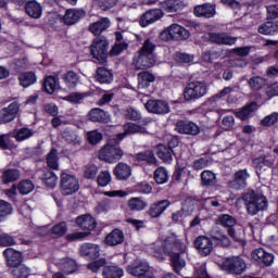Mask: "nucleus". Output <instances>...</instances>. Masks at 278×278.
I'll return each instance as SVG.
<instances>
[{
    "instance_id": "obj_42",
    "label": "nucleus",
    "mask_w": 278,
    "mask_h": 278,
    "mask_svg": "<svg viewBox=\"0 0 278 278\" xmlns=\"http://www.w3.org/2000/svg\"><path fill=\"white\" fill-rule=\"evenodd\" d=\"M47 165L52 170H60V157H58V150L52 149L47 156Z\"/></svg>"
},
{
    "instance_id": "obj_37",
    "label": "nucleus",
    "mask_w": 278,
    "mask_h": 278,
    "mask_svg": "<svg viewBox=\"0 0 278 278\" xmlns=\"http://www.w3.org/2000/svg\"><path fill=\"white\" fill-rule=\"evenodd\" d=\"M278 31V23L277 22H266L258 26V33L264 36H273Z\"/></svg>"
},
{
    "instance_id": "obj_28",
    "label": "nucleus",
    "mask_w": 278,
    "mask_h": 278,
    "mask_svg": "<svg viewBox=\"0 0 278 278\" xmlns=\"http://www.w3.org/2000/svg\"><path fill=\"white\" fill-rule=\"evenodd\" d=\"M195 16H204V18H212L216 15V7L214 4L198 5L193 10Z\"/></svg>"
},
{
    "instance_id": "obj_57",
    "label": "nucleus",
    "mask_w": 278,
    "mask_h": 278,
    "mask_svg": "<svg viewBox=\"0 0 278 278\" xmlns=\"http://www.w3.org/2000/svg\"><path fill=\"white\" fill-rule=\"evenodd\" d=\"M68 231V228L66 227V223L62 222L60 224H56L52 227L51 233L53 238H61V236H64Z\"/></svg>"
},
{
    "instance_id": "obj_10",
    "label": "nucleus",
    "mask_w": 278,
    "mask_h": 278,
    "mask_svg": "<svg viewBox=\"0 0 278 278\" xmlns=\"http://www.w3.org/2000/svg\"><path fill=\"white\" fill-rule=\"evenodd\" d=\"M176 131L182 136H199L201 127L192 121L180 119L176 123Z\"/></svg>"
},
{
    "instance_id": "obj_56",
    "label": "nucleus",
    "mask_w": 278,
    "mask_h": 278,
    "mask_svg": "<svg viewBox=\"0 0 278 278\" xmlns=\"http://www.w3.org/2000/svg\"><path fill=\"white\" fill-rule=\"evenodd\" d=\"M154 179L156 184H166V181H168V172L166 170V168L159 167L157 169H155Z\"/></svg>"
},
{
    "instance_id": "obj_4",
    "label": "nucleus",
    "mask_w": 278,
    "mask_h": 278,
    "mask_svg": "<svg viewBox=\"0 0 278 278\" xmlns=\"http://www.w3.org/2000/svg\"><path fill=\"white\" fill-rule=\"evenodd\" d=\"M125 152L118 144L106 143L100 149L98 157L101 162H106L108 164H116L119 160H123Z\"/></svg>"
},
{
    "instance_id": "obj_49",
    "label": "nucleus",
    "mask_w": 278,
    "mask_h": 278,
    "mask_svg": "<svg viewBox=\"0 0 278 278\" xmlns=\"http://www.w3.org/2000/svg\"><path fill=\"white\" fill-rule=\"evenodd\" d=\"M137 162H147V164H155V155L152 151H144L135 155Z\"/></svg>"
},
{
    "instance_id": "obj_3",
    "label": "nucleus",
    "mask_w": 278,
    "mask_h": 278,
    "mask_svg": "<svg viewBox=\"0 0 278 278\" xmlns=\"http://www.w3.org/2000/svg\"><path fill=\"white\" fill-rule=\"evenodd\" d=\"M110 42L105 37H97L93 39L90 46V54L94 62L99 64H105L108 62Z\"/></svg>"
},
{
    "instance_id": "obj_44",
    "label": "nucleus",
    "mask_w": 278,
    "mask_h": 278,
    "mask_svg": "<svg viewBox=\"0 0 278 278\" xmlns=\"http://www.w3.org/2000/svg\"><path fill=\"white\" fill-rule=\"evenodd\" d=\"M34 188V181L30 179H23L17 184V192H20L23 197H25V194H29V192H33Z\"/></svg>"
},
{
    "instance_id": "obj_5",
    "label": "nucleus",
    "mask_w": 278,
    "mask_h": 278,
    "mask_svg": "<svg viewBox=\"0 0 278 278\" xmlns=\"http://www.w3.org/2000/svg\"><path fill=\"white\" fill-rule=\"evenodd\" d=\"M207 94V84L201 80L188 83L184 90L185 101H197Z\"/></svg>"
},
{
    "instance_id": "obj_35",
    "label": "nucleus",
    "mask_w": 278,
    "mask_h": 278,
    "mask_svg": "<svg viewBox=\"0 0 278 278\" xmlns=\"http://www.w3.org/2000/svg\"><path fill=\"white\" fill-rule=\"evenodd\" d=\"M184 8H186V3L181 0H165L163 3L165 12H180Z\"/></svg>"
},
{
    "instance_id": "obj_40",
    "label": "nucleus",
    "mask_w": 278,
    "mask_h": 278,
    "mask_svg": "<svg viewBox=\"0 0 278 278\" xmlns=\"http://www.w3.org/2000/svg\"><path fill=\"white\" fill-rule=\"evenodd\" d=\"M103 278H121L123 277V268L118 266H106L102 271Z\"/></svg>"
},
{
    "instance_id": "obj_36",
    "label": "nucleus",
    "mask_w": 278,
    "mask_h": 278,
    "mask_svg": "<svg viewBox=\"0 0 278 278\" xmlns=\"http://www.w3.org/2000/svg\"><path fill=\"white\" fill-rule=\"evenodd\" d=\"M128 207L131 212H142L149 207V204L142 198H131L128 201Z\"/></svg>"
},
{
    "instance_id": "obj_55",
    "label": "nucleus",
    "mask_w": 278,
    "mask_h": 278,
    "mask_svg": "<svg viewBox=\"0 0 278 278\" xmlns=\"http://www.w3.org/2000/svg\"><path fill=\"white\" fill-rule=\"evenodd\" d=\"M98 186H101V188H105V186H110L112 182V174L108 170H102L97 178Z\"/></svg>"
},
{
    "instance_id": "obj_1",
    "label": "nucleus",
    "mask_w": 278,
    "mask_h": 278,
    "mask_svg": "<svg viewBox=\"0 0 278 278\" xmlns=\"http://www.w3.org/2000/svg\"><path fill=\"white\" fill-rule=\"evenodd\" d=\"M148 251L157 260H164V255H168L175 273H179L186 266V261L180 255L186 251V245L175 235L165 238L163 243L162 241L151 243Z\"/></svg>"
},
{
    "instance_id": "obj_7",
    "label": "nucleus",
    "mask_w": 278,
    "mask_h": 278,
    "mask_svg": "<svg viewBox=\"0 0 278 278\" xmlns=\"http://www.w3.org/2000/svg\"><path fill=\"white\" fill-rule=\"evenodd\" d=\"M160 38L165 42H168V40H188L190 33L181 25L172 24L160 34Z\"/></svg>"
},
{
    "instance_id": "obj_31",
    "label": "nucleus",
    "mask_w": 278,
    "mask_h": 278,
    "mask_svg": "<svg viewBox=\"0 0 278 278\" xmlns=\"http://www.w3.org/2000/svg\"><path fill=\"white\" fill-rule=\"evenodd\" d=\"M138 88L139 90H144V88H149L153 81H155V75L150 72H140L138 74Z\"/></svg>"
},
{
    "instance_id": "obj_6",
    "label": "nucleus",
    "mask_w": 278,
    "mask_h": 278,
    "mask_svg": "<svg viewBox=\"0 0 278 278\" xmlns=\"http://www.w3.org/2000/svg\"><path fill=\"white\" fill-rule=\"evenodd\" d=\"M222 270L228 275H242L247 271V261L240 255L227 257L222 264Z\"/></svg>"
},
{
    "instance_id": "obj_43",
    "label": "nucleus",
    "mask_w": 278,
    "mask_h": 278,
    "mask_svg": "<svg viewBox=\"0 0 278 278\" xmlns=\"http://www.w3.org/2000/svg\"><path fill=\"white\" fill-rule=\"evenodd\" d=\"M21 177L18 169H7L2 173V182L3 184H14Z\"/></svg>"
},
{
    "instance_id": "obj_18",
    "label": "nucleus",
    "mask_w": 278,
    "mask_h": 278,
    "mask_svg": "<svg viewBox=\"0 0 278 278\" xmlns=\"http://www.w3.org/2000/svg\"><path fill=\"white\" fill-rule=\"evenodd\" d=\"M76 225L83 231L90 233V231L97 228V220L90 214H85L76 218Z\"/></svg>"
},
{
    "instance_id": "obj_61",
    "label": "nucleus",
    "mask_w": 278,
    "mask_h": 278,
    "mask_svg": "<svg viewBox=\"0 0 278 278\" xmlns=\"http://www.w3.org/2000/svg\"><path fill=\"white\" fill-rule=\"evenodd\" d=\"M124 116L128 121H140V118H142V114L134 108L126 109Z\"/></svg>"
},
{
    "instance_id": "obj_41",
    "label": "nucleus",
    "mask_w": 278,
    "mask_h": 278,
    "mask_svg": "<svg viewBox=\"0 0 278 278\" xmlns=\"http://www.w3.org/2000/svg\"><path fill=\"white\" fill-rule=\"evenodd\" d=\"M213 240L217 243L218 247H223L224 249H227V247H231V240L225 232L218 230L212 236Z\"/></svg>"
},
{
    "instance_id": "obj_9",
    "label": "nucleus",
    "mask_w": 278,
    "mask_h": 278,
    "mask_svg": "<svg viewBox=\"0 0 278 278\" xmlns=\"http://www.w3.org/2000/svg\"><path fill=\"white\" fill-rule=\"evenodd\" d=\"M157 63L155 55L143 54L138 52V55L134 56L132 64L137 71H147V68H153Z\"/></svg>"
},
{
    "instance_id": "obj_48",
    "label": "nucleus",
    "mask_w": 278,
    "mask_h": 278,
    "mask_svg": "<svg viewBox=\"0 0 278 278\" xmlns=\"http://www.w3.org/2000/svg\"><path fill=\"white\" fill-rule=\"evenodd\" d=\"M202 186H216V174L211 170H204L201 173Z\"/></svg>"
},
{
    "instance_id": "obj_38",
    "label": "nucleus",
    "mask_w": 278,
    "mask_h": 278,
    "mask_svg": "<svg viewBox=\"0 0 278 278\" xmlns=\"http://www.w3.org/2000/svg\"><path fill=\"white\" fill-rule=\"evenodd\" d=\"M156 155L163 162H173V148L160 144L157 146Z\"/></svg>"
},
{
    "instance_id": "obj_53",
    "label": "nucleus",
    "mask_w": 278,
    "mask_h": 278,
    "mask_svg": "<svg viewBox=\"0 0 278 278\" xmlns=\"http://www.w3.org/2000/svg\"><path fill=\"white\" fill-rule=\"evenodd\" d=\"M67 88H75L79 84V76L75 72H67L63 77Z\"/></svg>"
},
{
    "instance_id": "obj_23",
    "label": "nucleus",
    "mask_w": 278,
    "mask_h": 278,
    "mask_svg": "<svg viewBox=\"0 0 278 278\" xmlns=\"http://www.w3.org/2000/svg\"><path fill=\"white\" fill-rule=\"evenodd\" d=\"M18 114V106L16 104H10L8 108L0 110V123H12Z\"/></svg>"
},
{
    "instance_id": "obj_15",
    "label": "nucleus",
    "mask_w": 278,
    "mask_h": 278,
    "mask_svg": "<svg viewBox=\"0 0 278 278\" xmlns=\"http://www.w3.org/2000/svg\"><path fill=\"white\" fill-rule=\"evenodd\" d=\"M162 16H164V12L162 10L152 9L141 15L139 24L141 27H149L152 23L160 21Z\"/></svg>"
},
{
    "instance_id": "obj_54",
    "label": "nucleus",
    "mask_w": 278,
    "mask_h": 278,
    "mask_svg": "<svg viewBox=\"0 0 278 278\" xmlns=\"http://www.w3.org/2000/svg\"><path fill=\"white\" fill-rule=\"evenodd\" d=\"M16 245V238L7 232L0 233V247H14Z\"/></svg>"
},
{
    "instance_id": "obj_11",
    "label": "nucleus",
    "mask_w": 278,
    "mask_h": 278,
    "mask_svg": "<svg viewBox=\"0 0 278 278\" xmlns=\"http://www.w3.org/2000/svg\"><path fill=\"white\" fill-rule=\"evenodd\" d=\"M251 257L254 262H257L260 266H273L275 262V255L264 248H257L251 252Z\"/></svg>"
},
{
    "instance_id": "obj_27",
    "label": "nucleus",
    "mask_w": 278,
    "mask_h": 278,
    "mask_svg": "<svg viewBox=\"0 0 278 278\" xmlns=\"http://www.w3.org/2000/svg\"><path fill=\"white\" fill-rule=\"evenodd\" d=\"M88 117L91 123H110L111 121L110 114L99 108L91 109L88 113Z\"/></svg>"
},
{
    "instance_id": "obj_39",
    "label": "nucleus",
    "mask_w": 278,
    "mask_h": 278,
    "mask_svg": "<svg viewBox=\"0 0 278 278\" xmlns=\"http://www.w3.org/2000/svg\"><path fill=\"white\" fill-rule=\"evenodd\" d=\"M11 275L13 278H29L31 277V269L24 264L17 265L16 267H13Z\"/></svg>"
},
{
    "instance_id": "obj_20",
    "label": "nucleus",
    "mask_w": 278,
    "mask_h": 278,
    "mask_svg": "<svg viewBox=\"0 0 278 278\" xmlns=\"http://www.w3.org/2000/svg\"><path fill=\"white\" fill-rule=\"evenodd\" d=\"M85 16L86 12L84 9H68L63 16V22L65 25H75V23H79Z\"/></svg>"
},
{
    "instance_id": "obj_46",
    "label": "nucleus",
    "mask_w": 278,
    "mask_h": 278,
    "mask_svg": "<svg viewBox=\"0 0 278 278\" xmlns=\"http://www.w3.org/2000/svg\"><path fill=\"white\" fill-rule=\"evenodd\" d=\"M253 164H254L255 168H264V166H267L268 168H270V166H273V164H275V157H273L270 155L261 156V157L255 159L253 161Z\"/></svg>"
},
{
    "instance_id": "obj_8",
    "label": "nucleus",
    "mask_w": 278,
    "mask_h": 278,
    "mask_svg": "<svg viewBox=\"0 0 278 278\" xmlns=\"http://www.w3.org/2000/svg\"><path fill=\"white\" fill-rule=\"evenodd\" d=\"M79 190V179L77 176L64 170L61 173V191L62 194L68 197L75 194Z\"/></svg>"
},
{
    "instance_id": "obj_47",
    "label": "nucleus",
    "mask_w": 278,
    "mask_h": 278,
    "mask_svg": "<svg viewBox=\"0 0 278 278\" xmlns=\"http://www.w3.org/2000/svg\"><path fill=\"white\" fill-rule=\"evenodd\" d=\"M236 217L229 215V214H223L217 218V225H222V227H227L229 229L230 227H236L237 225Z\"/></svg>"
},
{
    "instance_id": "obj_50",
    "label": "nucleus",
    "mask_w": 278,
    "mask_h": 278,
    "mask_svg": "<svg viewBox=\"0 0 278 278\" xmlns=\"http://www.w3.org/2000/svg\"><path fill=\"white\" fill-rule=\"evenodd\" d=\"M43 88L48 94H53L55 92V88H58V78L54 76L46 77Z\"/></svg>"
},
{
    "instance_id": "obj_34",
    "label": "nucleus",
    "mask_w": 278,
    "mask_h": 278,
    "mask_svg": "<svg viewBox=\"0 0 278 278\" xmlns=\"http://www.w3.org/2000/svg\"><path fill=\"white\" fill-rule=\"evenodd\" d=\"M59 268L66 275H71L77 270V262L73 258H63L59 262Z\"/></svg>"
},
{
    "instance_id": "obj_24",
    "label": "nucleus",
    "mask_w": 278,
    "mask_h": 278,
    "mask_svg": "<svg viewBox=\"0 0 278 278\" xmlns=\"http://www.w3.org/2000/svg\"><path fill=\"white\" fill-rule=\"evenodd\" d=\"M101 253V248L94 243H84L80 247V255L90 257V260H97Z\"/></svg>"
},
{
    "instance_id": "obj_26",
    "label": "nucleus",
    "mask_w": 278,
    "mask_h": 278,
    "mask_svg": "<svg viewBox=\"0 0 278 278\" xmlns=\"http://www.w3.org/2000/svg\"><path fill=\"white\" fill-rule=\"evenodd\" d=\"M251 175H249V172L247 169L238 170L235 174V179L230 181L231 188H235V190H240V188H245L247 186V179H249Z\"/></svg>"
},
{
    "instance_id": "obj_52",
    "label": "nucleus",
    "mask_w": 278,
    "mask_h": 278,
    "mask_svg": "<svg viewBox=\"0 0 278 278\" xmlns=\"http://www.w3.org/2000/svg\"><path fill=\"white\" fill-rule=\"evenodd\" d=\"M155 51V42H153V39H147L138 53H143L146 55H155L153 52Z\"/></svg>"
},
{
    "instance_id": "obj_63",
    "label": "nucleus",
    "mask_w": 278,
    "mask_h": 278,
    "mask_svg": "<svg viewBox=\"0 0 278 278\" xmlns=\"http://www.w3.org/2000/svg\"><path fill=\"white\" fill-rule=\"evenodd\" d=\"M87 139L89 144H99L103 140V134L92 130L87 134Z\"/></svg>"
},
{
    "instance_id": "obj_32",
    "label": "nucleus",
    "mask_w": 278,
    "mask_h": 278,
    "mask_svg": "<svg viewBox=\"0 0 278 278\" xmlns=\"http://www.w3.org/2000/svg\"><path fill=\"white\" fill-rule=\"evenodd\" d=\"M94 79L96 81H99V84H111V81L114 79V75L105 67H98Z\"/></svg>"
},
{
    "instance_id": "obj_45",
    "label": "nucleus",
    "mask_w": 278,
    "mask_h": 278,
    "mask_svg": "<svg viewBox=\"0 0 278 278\" xmlns=\"http://www.w3.org/2000/svg\"><path fill=\"white\" fill-rule=\"evenodd\" d=\"M18 79L23 88H29L31 84H36V74L34 72H26L24 74H21Z\"/></svg>"
},
{
    "instance_id": "obj_29",
    "label": "nucleus",
    "mask_w": 278,
    "mask_h": 278,
    "mask_svg": "<svg viewBox=\"0 0 278 278\" xmlns=\"http://www.w3.org/2000/svg\"><path fill=\"white\" fill-rule=\"evenodd\" d=\"M127 134H147V128L135 123L124 125V132L117 135V140H123Z\"/></svg>"
},
{
    "instance_id": "obj_19",
    "label": "nucleus",
    "mask_w": 278,
    "mask_h": 278,
    "mask_svg": "<svg viewBox=\"0 0 278 278\" xmlns=\"http://www.w3.org/2000/svg\"><path fill=\"white\" fill-rule=\"evenodd\" d=\"M112 22L109 17H101L99 21L93 22L89 25L88 31L93 36H101L103 31L110 29Z\"/></svg>"
},
{
    "instance_id": "obj_13",
    "label": "nucleus",
    "mask_w": 278,
    "mask_h": 278,
    "mask_svg": "<svg viewBox=\"0 0 278 278\" xmlns=\"http://www.w3.org/2000/svg\"><path fill=\"white\" fill-rule=\"evenodd\" d=\"M2 254L7 260V266H9V268H16V266L23 264V252L14 250V248H7Z\"/></svg>"
},
{
    "instance_id": "obj_58",
    "label": "nucleus",
    "mask_w": 278,
    "mask_h": 278,
    "mask_svg": "<svg viewBox=\"0 0 278 278\" xmlns=\"http://www.w3.org/2000/svg\"><path fill=\"white\" fill-rule=\"evenodd\" d=\"M249 86L252 90H262L266 86V80L260 76L250 78Z\"/></svg>"
},
{
    "instance_id": "obj_30",
    "label": "nucleus",
    "mask_w": 278,
    "mask_h": 278,
    "mask_svg": "<svg viewBox=\"0 0 278 278\" xmlns=\"http://www.w3.org/2000/svg\"><path fill=\"white\" fill-rule=\"evenodd\" d=\"M127 270L129 275H132L134 277H144V275L149 273V264L144 262H138L131 266H128Z\"/></svg>"
},
{
    "instance_id": "obj_60",
    "label": "nucleus",
    "mask_w": 278,
    "mask_h": 278,
    "mask_svg": "<svg viewBox=\"0 0 278 278\" xmlns=\"http://www.w3.org/2000/svg\"><path fill=\"white\" fill-rule=\"evenodd\" d=\"M106 264H108V261H105V258H100L98 261H93L89 263L87 265V268H89V270H91L92 273H99V270H101V268H104Z\"/></svg>"
},
{
    "instance_id": "obj_16",
    "label": "nucleus",
    "mask_w": 278,
    "mask_h": 278,
    "mask_svg": "<svg viewBox=\"0 0 278 278\" xmlns=\"http://www.w3.org/2000/svg\"><path fill=\"white\" fill-rule=\"evenodd\" d=\"M208 40L213 45H227L231 47L238 38L229 36L227 33H208Z\"/></svg>"
},
{
    "instance_id": "obj_21",
    "label": "nucleus",
    "mask_w": 278,
    "mask_h": 278,
    "mask_svg": "<svg viewBox=\"0 0 278 278\" xmlns=\"http://www.w3.org/2000/svg\"><path fill=\"white\" fill-rule=\"evenodd\" d=\"M123 242H125V233L118 228L113 229L104 239V244L108 247H118Z\"/></svg>"
},
{
    "instance_id": "obj_33",
    "label": "nucleus",
    "mask_w": 278,
    "mask_h": 278,
    "mask_svg": "<svg viewBox=\"0 0 278 278\" xmlns=\"http://www.w3.org/2000/svg\"><path fill=\"white\" fill-rule=\"evenodd\" d=\"M257 112V104L256 102H251L250 104L243 106L239 112L236 113L237 118L240 121H247L250 116H253Z\"/></svg>"
},
{
    "instance_id": "obj_64",
    "label": "nucleus",
    "mask_w": 278,
    "mask_h": 278,
    "mask_svg": "<svg viewBox=\"0 0 278 278\" xmlns=\"http://www.w3.org/2000/svg\"><path fill=\"white\" fill-rule=\"evenodd\" d=\"M63 138L68 142V144H79V136L73 131H64L63 132Z\"/></svg>"
},
{
    "instance_id": "obj_2",
    "label": "nucleus",
    "mask_w": 278,
    "mask_h": 278,
    "mask_svg": "<svg viewBox=\"0 0 278 278\" xmlns=\"http://www.w3.org/2000/svg\"><path fill=\"white\" fill-rule=\"evenodd\" d=\"M248 216H257L260 212L268 210V198L263 193L249 190L241 194Z\"/></svg>"
},
{
    "instance_id": "obj_14",
    "label": "nucleus",
    "mask_w": 278,
    "mask_h": 278,
    "mask_svg": "<svg viewBox=\"0 0 278 278\" xmlns=\"http://www.w3.org/2000/svg\"><path fill=\"white\" fill-rule=\"evenodd\" d=\"M144 108L150 114H168L170 106L163 100H149Z\"/></svg>"
},
{
    "instance_id": "obj_59",
    "label": "nucleus",
    "mask_w": 278,
    "mask_h": 278,
    "mask_svg": "<svg viewBox=\"0 0 278 278\" xmlns=\"http://www.w3.org/2000/svg\"><path fill=\"white\" fill-rule=\"evenodd\" d=\"M34 136V131L29 128H21L16 135H15V140L17 142H23V140H27L28 138H31Z\"/></svg>"
},
{
    "instance_id": "obj_22",
    "label": "nucleus",
    "mask_w": 278,
    "mask_h": 278,
    "mask_svg": "<svg viewBox=\"0 0 278 278\" xmlns=\"http://www.w3.org/2000/svg\"><path fill=\"white\" fill-rule=\"evenodd\" d=\"M113 175L119 181H127L131 177V166L127 163L119 162L113 169Z\"/></svg>"
},
{
    "instance_id": "obj_25",
    "label": "nucleus",
    "mask_w": 278,
    "mask_h": 278,
    "mask_svg": "<svg viewBox=\"0 0 278 278\" xmlns=\"http://www.w3.org/2000/svg\"><path fill=\"white\" fill-rule=\"evenodd\" d=\"M39 179L42 180V184L47 186V188H55L58 186V176L51 172L50 169L39 170Z\"/></svg>"
},
{
    "instance_id": "obj_12",
    "label": "nucleus",
    "mask_w": 278,
    "mask_h": 278,
    "mask_svg": "<svg viewBox=\"0 0 278 278\" xmlns=\"http://www.w3.org/2000/svg\"><path fill=\"white\" fill-rule=\"evenodd\" d=\"M194 247L202 257H207L214 251V243L210 237L200 236L194 240Z\"/></svg>"
},
{
    "instance_id": "obj_62",
    "label": "nucleus",
    "mask_w": 278,
    "mask_h": 278,
    "mask_svg": "<svg viewBox=\"0 0 278 278\" xmlns=\"http://www.w3.org/2000/svg\"><path fill=\"white\" fill-rule=\"evenodd\" d=\"M86 97V94L84 93H79V92H72L68 96H65L63 98L64 101H68V103H81V101H84V98Z\"/></svg>"
},
{
    "instance_id": "obj_17",
    "label": "nucleus",
    "mask_w": 278,
    "mask_h": 278,
    "mask_svg": "<svg viewBox=\"0 0 278 278\" xmlns=\"http://www.w3.org/2000/svg\"><path fill=\"white\" fill-rule=\"evenodd\" d=\"M168 207H170V201L161 200L150 205L148 214L151 218H160V216H162V214H164Z\"/></svg>"
},
{
    "instance_id": "obj_51",
    "label": "nucleus",
    "mask_w": 278,
    "mask_h": 278,
    "mask_svg": "<svg viewBox=\"0 0 278 278\" xmlns=\"http://www.w3.org/2000/svg\"><path fill=\"white\" fill-rule=\"evenodd\" d=\"M10 214H12V204L4 200H0V223H3Z\"/></svg>"
}]
</instances>
